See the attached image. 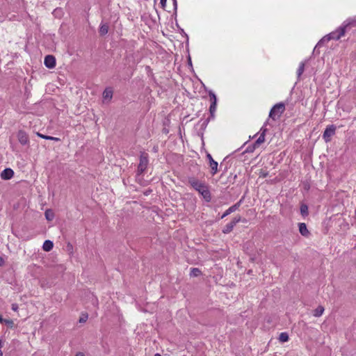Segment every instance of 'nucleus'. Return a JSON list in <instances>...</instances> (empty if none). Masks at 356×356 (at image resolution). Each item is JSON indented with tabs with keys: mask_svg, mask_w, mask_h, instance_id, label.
I'll list each match as a JSON object with an SVG mask.
<instances>
[{
	"mask_svg": "<svg viewBox=\"0 0 356 356\" xmlns=\"http://www.w3.org/2000/svg\"><path fill=\"white\" fill-rule=\"evenodd\" d=\"M188 183L195 191L202 195L205 201L209 202L211 200L210 191L204 183L200 181L195 178H189Z\"/></svg>",
	"mask_w": 356,
	"mask_h": 356,
	"instance_id": "1",
	"label": "nucleus"
},
{
	"mask_svg": "<svg viewBox=\"0 0 356 356\" xmlns=\"http://www.w3.org/2000/svg\"><path fill=\"white\" fill-rule=\"evenodd\" d=\"M285 111V104L283 102H280L275 104L270 111L269 118L274 121L280 119L282 114Z\"/></svg>",
	"mask_w": 356,
	"mask_h": 356,
	"instance_id": "2",
	"label": "nucleus"
},
{
	"mask_svg": "<svg viewBox=\"0 0 356 356\" xmlns=\"http://www.w3.org/2000/svg\"><path fill=\"white\" fill-rule=\"evenodd\" d=\"M148 154L147 153H141L140 156V162L138 165L137 175H142L146 170L148 165Z\"/></svg>",
	"mask_w": 356,
	"mask_h": 356,
	"instance_id": "3",
	"label": "nucleus"
},
{
	"mask_svg": "<svg viewBox=\"0 0 356 356\" xmlns=\"http://www.w3.org/2000/svg\"><path fill=\"white\" fill-rule=\"evenodd\" d=\"M336 129L337 127L334 124H330L327 126L323 134V138L325 143L331 141L332 136L335 134Z\"/></svg>",
	"mask_w": 356,
	"mask_h": 356,
	"instance_id": "4",
	"label": "nucleus"
},
{
	"mask_svg": "<svg viewBox=\"0 0 356 356\" xmlns=\"http://www.w3.org/2000/svg\"><path fill=\"white\" fill-rule=\"evenodd\" d=\"M241 221V217L240 216H236L234 217L232 221L229 223H227L222 229V232L223 234H227L229 233H230L234 226L239 222Z\"/></svg>",
	"mask_w": 356,
	"mask_h": 356,
	"instance_id": "5",
	"label": "nucleus"
},
{
	"mask_svg": "<svg viewBox=\"0 0 356 356\" xmlns=\"http://www.w3.org/2000/svg\"><path fill=\"white\" fill-rule=\"evenodd\" d=\"M345 30L340 26L338 29H337L334 31H332L327 35V38H329V40H339L345 35L346 34Z\"/></svg>",
	"mask_w": 356,
	"mask_h": 356,
	"instance_id": "6",
	"label": "nucleus"
},
{
	"mask_svg": "<svg viewBox=\"0 0 356 356\" xmlns=\"http://www.w3.org/2000/svg\"><path fill=\"white\" fill-rule=\"evenodd\" d=\"M341 26L345 30L346 32L349 31L353 27L356 26V17L347 19L343 22Z\"/></svg>",
	"mask_w": 356,
	"mask_h": 356,
	"instance_id": "7",
	"label": "nucleus"
},
{
	"mask_svg": "<svg viewBox=\"0 0 356 356\" xmlns=\"http://www.w3.org/2000/svg\"><path fill=\"white\" fill-rule=\"evenodd\" d=\"M207 158L209 160V164L211 168V174L212 175H214L218 172V162L213 160L212 156L209 153H207Z\"/></svg>",
	"mask_w": 356,
	"mask_h": 356,
	"instance_id": "8",
	"label": "nucleus"
},
{
	"mask_svg": "<svg viewBox=\"0 0 356 356\" xmlns=\"http://www.w3.org/2000/svg\"><path fill=\"white\" fill-rule=\"evenodd\" d=\"M268 124V121H266L263 127L260 129L259 133H257L254 137L259 134V138L257 139V144H262L265 141V136L266 132L268 131V129L266 128V124Z\"/></svg>",
	"mask_w": 356,
	"mask_h": 356,
	"instance_id": "9",
	"label": "nucleus"
},
{
	"mask_svg": "<svg viewBox=\"0 0 356 356\" xmlns=\"http://www.w3.org/2000/svg\"><path fill=\"white\" fill-rule=\"evenodd\" d=\"M243 198H242L241 200H239L238 202H236L235 204H234V205L231 206L229 208H228V209H227L224 212V213H223V214H222V215L219 218H220V219H222V218H224L225 217L227 216L228 215H229V214H231L232 213H233V212H234L235 211H236V210L239 208V207H240V205H241V202H242V201H243Z\"/></svg>",
	"mask_w": 356,
	"mask_h": 356,
	"instance_id": "10",
	"label": "nucleus"
},
{
	"mask_svg": "<svg viewBox=\"0 0 356 356\" xmlns=\"http://www.w3.org/2000/svg\"><path fill=\"white\" fill-rule=\"evenodd\" d=\"M44 65L49 69H53L56 66V58L52 55H47L44 57Z\"/></svg>",
	"mask_w": 356,
	"mask_h": 356,
	"instance_id": "11",
	"label": "nucleus"
},
{
	"mask_svg": "<svg viewBox=\"0 0 356 356\" xmlns=\"http://www.w3.org/2000/svg\"><path fill=\"white\" fill-rule=\"evenodd\" d=\"M17 138L19 142L23 145L28 144V143L29 142L28 134L22 130L18 131Z\"/></svg>",
	"mask_w": 356,
	"mask_h": 356,
	"instance_id": "12",
	"label": "nucleus"
},
{
	"mask_svg": "<svg viewBox=\"0 0 356 356\" xmlns=\"http://www.w3.org/2000/svg\"><path fill=\"white\" fill-rule=\"evenodd\" d=\"M14 175V171L10 168H7L4 169L1 173V178L3 180H9Z\"/></svg>",
	"mask_w": 356,
	"mask_h": 356,
	"instance_id": "13",
	"label": "nucleus"
},
{
	"mask_svg": "<svg viewBox=\"0 0 356 356\" xmlns=\"http://www.w3.org/2000/svg\"><path fill=\"white\" fill-rule=\"evenodd\" d=\"M113 90L110 88H106L103 92V99L104 101H111L113 97Z\"/></svg>",
	"mask_w": 356,
	"mask_h": 356,
	"instance_id": "14",
	"label": "nucleus"
},
{
	"mask_svg": "<svg viewBox=\"0 0 356 356\" xmlns=\"http://www.w3.org/2000/svg\"><path fill=\"white\" fill-rule=\"evenodd\" d=\"M298 227H299V232L302 236H307L309 235V232L307 228V225L305 223H304V222L299 223Z\"/></svg>",
	"mask_w": 356,
	"mask_h": 356,
	"instance_id": "15",
	"label": "nucleus"
},
{
	"mask_svg": "<svg viewBox=\"0 0 356 356\" xmlns=\"http://www.w3.org/2000/svg\"><path fill=\"white\" fill-rule=\"evenodd\" d=\"M54 243L51 241L46 240L42 245V248L46 252H49L53 249Z\"/></svg>",
	"mask_w": 356,
	"mask_h": 356,
	"instance_id": "16",
	"label": "nucleus"
},
{
	"mask_svg": "<svg viewBox=\"0 0 356 356\" xmlns=\"http://www.w3.org/2000/svg\"><path fill=\"white\" fill-rule=\"evenodd\" d=\"M108 25L107 24H101L99 33L100 35L103 36L108 33Z\"/></svg>",
	"mask_w": 356,
	"mask_h": 356,
	"instance_id": "17",
	"label": "nucleus"
},
{
	"mask_svg": "<svg viewBox=\"0 0 356 356\" xmlns=\"http://www.w3.org/2000/svg\"><path fill=\"white\" fill-rule=\"evenodd\" d=\"M261 144H257V140L252 145H250L247 147L243 153H252L253 152L256 148H257Z\"/></svg>",
	"mask_w": 356,
	"mask_h": 356,
	"instance_id": "18",
	"label": "nucleus"
},
{
	"mask_svg": "<svg viewBox=\"0 0 356 356\" xmlns=\"http://www.w3.org/2000/svg\"><path fill=\"white\" fill-rule=\"evenodd\" d=\"M330 40H329V38H327V35L325 36H324L323 38H321L317 43V44L316 45L315 48H314V50L318 48V47H321L322 46H323L326 42H328Z\"/></svg>",
	"mask_w": 356,
	"mask_h": 356,
	"instance_id": "19",
	"label": "nucleus"
},
{
	"mask_svg": "<svg viewBox=\"0 0 356 356\" xmlns=\"http://www.w3.org/2000/svg\"><path fill=\"white\" fill-rule=\"evenodd\" d=\"M202 274L201 270L197 268H192L190 272L191 277H198Z\"/></svg>",
	"mask_w": 356,
	"mask_h": 356,
	"instance_id": "20",
	"label": "nucleus"
},
{
	"mask_svg": "<svg viewBox=\"0 0 356 356\" xmlns=\"http://www.w3.org/2000/svg\"><path fill=\"white\" fill-rule=\"evenodd\" d=\"M305 62H301L299 65V67L297 70V75L298 77L300 78V76L302 74V73L305 71Z\"/></svg>",
	"mask_w": 356,
	"mask_h": 356,
	"instance_id": "21",
	"label": "nucleus"
},
{
	"mask_svg": "<svg viewBox=\"0 0 356 356\" xmlns=\"http://www.w3.org/2000/svg\"><path fill=\"white\" fill-rule=\"evenodd\" d=\"M324 312V307L323 306H318L314 311V316L316 317L321 316Z\"/></svg>",
	"mask_w": 356,
	"mask_h": 356,
	"instance_id": "22",
	"label": "nucleus"
},
{
	"mask_svg": "<svg viewBox=\"0 0 356 356\" xmlns=\"http://www.w3.org/2000/svg\"><path fill=\"white\" fill-rule=\"evenodd\" d=\"M38 136L42 138L46 139V140H54V141L60 140V138H58L50 136H46V135H44L42 134H38Z\"/></svg>",
	"mask_w": 356,
	"mask_h": 356,
	"instance_id": "23",
	"label": "nucleus"
},
{
	"mask_svg": "<svg viewBox=\"0 0 356 356\" xmlns=\"http://www.w3.org/2000/svg\"><path fill=\"white\" fill-rule=\"evenodd\" d=\"M289 334L286 332H282L280 334L279 340L280 342H282V343L286 342L289 341Z\"/></svg>",
	"mask_w": 356,
	"mask_h": 356,
	"instance_id": "24",
	"label": "nucleus"
},
{
	"mask_svg": "<svg viewBox=\"0 0 356 356\" xmlns=\"http://www.w3.org/2000/svg\"><path fill=\"white\" fill-rule=\"evenodd\" d=\"M216 105L217 104H215L214 102H211V105H210V107H209V112H210L211 118L214 117V113H215V112L216 111Z\"/></svg>",
	"mask_w": 356,
	"mask_h": 356,
	"instance_id": "25",
	"label": "nucleus"
},
{
	"mask_svg": "<svg viewBox=\"0 0 356 356\" xmlns=\"http://www.w3.org/2000/svg\"><path fill=\"white\" fill-rule=\"evenodd\" d=\"M300 213L303 216L308 215V207L306 204L300 206Z\"/></svg>",
	"mask_w": 356,
	"mask_h": 356,
	"instance_id": "26",
	"label": "nucleus"
},
{
	"mask_svg": "<svg viewBox=\"0 0 356 356\" xmlns=\"http://www.w3.org/2000/svg\"><path fill=\"white\" fill-rule=\"evenodd\" d=\"M209 95L210 97V101L211 102H214L215 104H217V97L215 93L213 91H209Z\"/></svg>",
	"mask_w": 356,
	"mask_h": 356,
	"instance_id": "27",
	"label": "nucleus"
},
{
	"mask_svg": "<svg viewBox=\"0 0 356 356\" xmlns=\"http://www.w3.org/2000/svg\"><path fill=\"white\" fill-rule=\"evenodd\" d=\"M44 214H45L46 219H47V220L50 221V220H53V218H54V214H53V213L50 212V211H49V210H47V211H45V213H44Z\"/></svg>",
	"mask_w": 356,
	"mask_h": 356,
	"instance_id": "28",
	"label": "nucleus"
},
{
	"mask_svg": "<svg viewBox=\"0 0 356 356\" xmlns=\"http://www.w3.org/2000/svg\"><path fill=\"white\" fill-rule=\"evenodd\" d=\"M3 323L10 327H12L13 325V321L9 319H4Z\"/></svg>",
	"mask_w": 356,
	"mask_h": 356,
	"instance_id": "29",
	"label": "nucleus"
},
{
	"mask_svg": "<svg viewBox=\"0 0 356 356\" xmlns=\"http://www.w3.org/2000/svg\"><path fill=\"white\" fill-rule=\"evenodd\" d=\"M88 319V315H86L84 316H82L79 319L80 323H85Z\"/></svg>",
	"mask_w": 356,
	"mask_h": 356,
	"instance_id": "30",
	"label": "nucleus"
},
{
	"mask_svg": "<svg viewBox=\"0 0 356 356\" xmlns=\"http://www.w3.org/2000/svg\"><path fill=\"white\" fill-rule=\"evenodd\" d=\"M166 2H167V0H160V3L161 5L162 8L165 9V8L166 6Z\"/></svg>",
	"mask_w": 356,
	"mask_h": 356,
	"instance_id": "31",
	"label": "nucleus"
},
{
	"mask_svg": "<svg viewBox=\"0 0 356 356\" xmlns=\"http://www.w3.org/2000/svg\"><path fill=\"white\" fill-rule=\"evenodd\" d=\"M209 122V118H207V120H205L203 122V123L202 124V127H204L205 128L207 126Z\"/></svg>",
	"mask_w": 356,
	"mask_h": 356,
	"instance_id": "32",
	"label": "nucleus"
},
{
	"mask_svg": "<svg viewBox=\"0 0 356 356\" xmlns=\"http://www.w3.org/2000/svg\"><path fill=\"white\" fill-rule=\"evenodd\" d=\"M5 264V261L2 257H0V266H3Z\"/></svg>",
	"mask_w": 356,
	"mask_h": 356,
	"instance_id": "33",
	"label": "nucleus"
},
{
	"mask_svg": "<svg viewBox=\"0 0 356 356\" xmlns=\"http://www.w3.org/2000/svg\"><path fill=\"white\" fill-rule=\"evenodd\" d=\"M18 308V306L17 304H13L12 305V309L14 310V311H16Z\"/></svg>",
	"mask_w": 356,
	"mask_h": 356,
	"instance_id": "34",
	"label": "nucleus"
},
{
	"mask_svg": "<svg viewBox=\"0 0 356 356\" xmlns=\"http://www.w3.org/2000/svg\"><path fill=\"white\" fill-rule=\"evenodd\" d=\"M173 6L175 7V10H177V0H173Z\"/></svg>",
	"mask_w": 356,
	"mask_h": 356,
	"instance_id": "35",
	"label": "nucleus"
},
{
	"mask_svg": "<svg viewBox=\"0 0 356 356\" xmlns=\"http://www.w3.org/2000/svg\"><path fill=\"white\" fill-rule=\"evenodd\" d=\"M75 356H85V355H84V354H83V353H76V355H75Z\"/></svg>",
	"mask_w": 356,
	"mask_h": 356,
	"instance_id": "36",
	"label": "nucleus"
},
{
	"mask_svg": "<svg viewBox=\"0 0 356 356\" xmlns=\"http://www.w3.org/2000/svg\"><path fill=\"white\" fill-rule=\"evenodd\" d=\"M4 319L2 318L1 315H0V323H3Z\"/></svg>",
	"mask_w": 356,
	"mask_h": 356,
	"instance_id": "37",
	"label": "nucleus"
},
{
	"mask_svg": "<svg viewBox=\"0 0 356 356\" xmlns=\"http://www.w3.org/2000/svg\"><path fill=\"white\" fill-rule=\"evenodd\" d=\"M3 347V342L2 340L0 339V349Z\"/></svg>",
	"mask_w": 356,
	"mask_h": 356,
	"instance_id": "38",
	"label": "nucleus"
},
{
	"mask_svg": "<svg viewBox=\"0 0 356 356\" xmlns=\"http://www.w3.org/2000/svg\"><path fill=\"white\" fill-rule=\"evenodd\" d=\"M0 356H3V353L1 350H0Z\"/></svg>",
	"mask_w": 356,
	"mask_h": 356,
	"instance_id": "39",
	"label": "nucleus"
},
{
	"mask_svg": "<svg viewBox=\"0 0 356 356\" xmlns=\"http://www.w3.org/2000/svg\"><path fill=\"white\" fill-rule=\"evenodd\" d=\"M154 356H161V355L160 354H159V353H156V354L154 355Z\"/></svg>",
	"mask_w": 356,
	"mask_h": 356,
	"instance_id": "40",
	"label": "nucleus"
}]
</instances>
